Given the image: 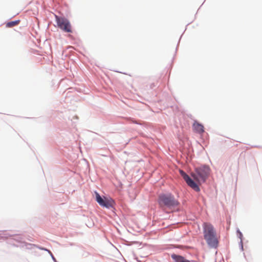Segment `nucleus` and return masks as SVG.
<instances>
[{
  "label": "nucleus",
  "instance_id": "8",
  "mask_svg": "<svg viewBox=\"0 0 262 262\" xmlns=\"http://www.w3.org/2000/svg\"><path fill=\"white\" fill-rule=\"evenodd\" d=\"M193 127L194 130L199 134L203 133L204 132L203 125L198 122L194 123Z\"/></svg>",
  "mask_w": 262,
  "mask_h": 262
},
{
  "label": "nucleus",
  "instance_id": "5",
  "mask_svg": "<svg viewBox=\"0 0 262 262\" xmlns=\"http://www.w3.org/2000/svg\"><path fill=\"white\" fill-rule=\"evenodd\" d=\"M96 199L97 203L101 206L107 208L113 207L114 201L111 199L104 198L103 199L98 193L96 192Z\"/></svg>",
  "mask_w": 262,
  "mask_h": 262
},
{
  "label": "nucleus",
  "instance_id": "7",
  "mask_svg": "<svg viewBox=\"0 0 262 262\" xmlns=\"http://www.w3.org/2000/svg\"><path fill=\"white\" fill-rule=\"evenodd\" d=\"M171 258L175 260L176 262H190L189 260L185 259L184 257L176 254H172Z\"/></svg>",
  "mask_w": 262,
  "mask_h": 262
},
{
  "label": "nucleus",
  "instance_id": "2",
  "mask_svg": "<svg viewBox=\"0 0 262 262\" xmlns=\"http://www.w3.org/2000/svg\"><path fill=\"white\" fill-rule=\"evenodd\" d=\"M158 202L163 209H168L170 212L178 210L180 205L179 201L171 193L160 195Z\"/></svg>",
  "mask_w": 262,
  "mask_h": 262
},
{
  "label": "nucleus",
  "instance_id": "6",
  "mask_svg": "<svg viewBox=\"0 0 262 262\" xmlns=\"http://www.w3.org/2000/svg\"><path fill=\"white\" fill-rule=\"evenodd\" d=\"M180 172L184 179V180L187 183V185L193 189L195 191L198 192L200 190V189L198 186V185L193 181V180L191 179L188 175H187L185 172L183 170H180Z\"/></svg>",
  "mask_w": 262,
  "mask_h": 262
},
{
  "label": "nucleus",
  "instance_id": "3",
  "mask_svg": "<svg viewBox=\"0 0 262 262\" xmlns=\"http://www.w3.org/2000/svg\"><path fill=\"white\" fill-rule=\"evenodd\" d=\"M210 168L208 166H203L196 168L191 173L193 179L199 184L204 183L210 174Z\"/></svg>",
  "mask_w": 262,
  "mask_h": 262
},
{
  "label": "nucleus",
  "instance_id": "4",
  "mask_svg": "<svg viewBox=\"0 0 262 262\" xmlns=\"http://www.w3.org/2000/svg\"><path fill=\"white\" fill-rule=\"evenodd\" d=\"M56 21L57 26L66 32H72L71 25L70 21L66 18L59 17L55 15Z\"/></svg>",
  "mask_w": 262,
  "mask_h": 262
},
{
  "label": "nucleus",
  "instance_id": "9",
  "mask_svg": "<svg viewBox=\"0 0 262 262\" xmlns=\"http://www.w3.org/2000/svg\"><path fill=\"white\" fill-rule=\"evenodd\" d=\"M19 20L8 22L6 24V27L8 28L13 27L14 26L17 25L19 23Z\"/></svg>",
  "mask_w": 262,
  "mask_h": 262
},
{
  "label": "nucleus",
  "instance_id": "1",
  "mask_svg": "<svg viewBox=\"0 0 262 262\" xmlns=\"http://www.w3.org/2000/svg\"><path fill=\"white\" fill-rule=\"evenodd\" d=\"M203 231L204 238L207 245L212 248H217L219 245V238L213 225L209 223H204Z\"/></svg>",
  "mask_w": 262,
  "mask_h": 262
}]
</instances>
